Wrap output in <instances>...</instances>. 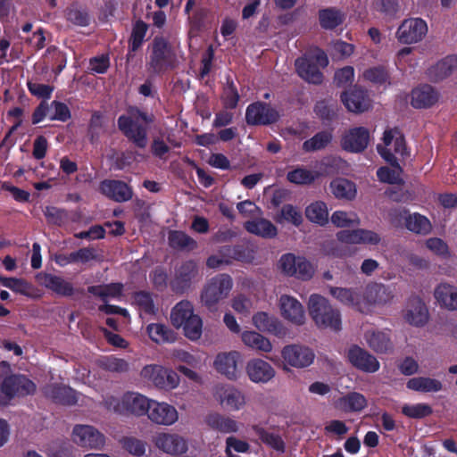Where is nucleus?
Listing matches in <instances>:
<instances>
[{
	"mask_svg": "<svg viewBox=\"0 0 457 457\" xmlns=\"http://www.w3.org/2000/svg\"><path fill=\"white\" fill-rule=\"evenodd\" d=\"M309 314L316 327L332 332L342 329V315L329 301L322 295L313 294L307 303Z\"/></svg>",
	"mask_w": 457,
	"mask_h": 457,
	"instance_id": "nucleus-1",
	"label": "nucleus"
},
{
	"mask_svg": "<svg viewBox=\"0 0 457 457\" xmlns=\"http://www.w3.org/2000/svg\"><path fill=\"white\" fill-rule=\"evenodd\" d=\"M170 322L190 341H197L203 335L204 322L199 314L195 312L189 301H180L170 312Z\"/></svg>",
	"mask_w": 457,
	"mask_h": 457,
	"instance_id": "nucleus-2",
	"label": "nucleus"
},
{
	"mask_svg": "<svg viewBox=\"0 0 457 457\" xmlns=\"http://www.w3.org/2000/svg\"><path fill=\"white\" fill-rule=\"evenodd\" d=\"M151 398L135 391H128L120 396H106L104 406L119 415L142 417L146 415Z\"/></svg>",
	"mask_w": 457,
	"mask_h": 457,
	"instance_id": "nucleus-3",
	"label": "nucleus"
},
{
	"mask_svg": "<svg viewBox=\"0 0 457 457\" xmlns=\"http://www.w3.org/2000/svg\"><path fill=\"white\" fill-rule=\"evenodd\" d=\"M152 120L139 110L131 108L128 115H121L118 120L120 129L137 146L144 148L147 145L146 128L142 123H149Z\"/></svg>",
	"mask_w": 457,
	"mask_h": 457,
	"instance_id": "nucleus-4",
	"label": "nucleus"
},
{
	"mask_svg": "<svg viewBox=\"0 0 457 457\" xmlns=\"http://www.w3.org/2000/svg\"><path fill=\"white\" fill-rule=\"evenodd\" d=\"M139 376L148 385L165 391L177 388L180 383V378L177 372L158 364L144 366Z\"/></svg>",
	"mask_w": 457,
	"mask_h": 457,
	"instance_id": "nucleus-5",
	"label": "nucleus"
},
{
	"mask_svg": "<svg viewBox=\"0 0 457 457\" xmlns=\"http://www.w3.org/2000/svg\"><path fill=\"white\" fill-rule=\"evenodd\" d=\"M328 64L327 54L320 49L314 50L312 54L298 58L295 61L296 71L304 80L318 84L322 81L320 68Z\"/></svg>",
	"mask_w": 457,
	"mask_h": 457,
	"instance_id": "nucleus-6",
	"label": "nucleus"
},
{
	"mask_svg": "<svg viewBox=\"0 0 457 457\" xmlns=\"http://www.w3.org/2000/svg\"><path fill=\"white\" fill-rule=\"evenodd\" d=\"M233 287L232 278L226 274H220L211 278L201 293V303L209 310L215 309L221 300L228 297Z\"/></svg>",
	"mask_w": 457,
	"mask_h": 457,
	"instance_id": "nucleus-7",
	"label": "nucleus"
},
{
	"mask_svg": "<svg viewBox=\"0 0 457 457\" xmlns=\"http://www.w3.org/2000/svg\"><path fill=\"white\" fill-rule=\"evenodd\" d=\"M278 267L284 275L303 280L310 279L315 272V268L310 262L303 256H295L293 253L283 254Z\"/></svg>",
	"mask_w": 457,
	"mask_h": 457,
	"instance_id": "nucleus-8",
	"label": "nucleus"
},
{
	"mask_svg": "<svg viewBox=\"0 0 457 457\" xmlns=\"http://www.w3.org/2000/svg\"><path fill=\"white\" fill-rule=\"evenodd\" d=\"M281 358L284 370L289 368L303 369L314 361V352L303 345H287L281 350Z\"/></svg>",
	"mask_w": 457,
	"mask_h": 457,
	"instance_id": "nucleus-9",
	"label": "nucleus"
},
{
	"mask_svg": "<svg viewBox=\"0 0 457 457\" xmlns=\"http://www.w3.org/2000/svg\"><path fill=\"white\" fill-rule=\"evenodd\" d=\"M213 397L219 405L227 411H239L247 403L245 393L231 385L217 386L213 392Z\"/></svg>",
	"mask_w": 457,
	"mask_h": 457,
	"instance_id": "nucleus-10",
	"label": "nucleus"
},
{
	"mask_svg": "<svg viewBox=\"0 0 457 457\" xmlns=\"http://www.w3.org/2000/svg\"><path fill=\"white\" fill-rule=\"evenodd\" d=\"M394 290L391 287L382 283L369 284L362 292V313H368L376 306H382L392 302Z\"/></svg>",
	"mask_w": 457,
	"mask_h": 457,
	"instance_id": "nucleus-11",
	"label": "nucleus"
},
{
	"mask_svg": "<svg viewBox=\"0 0 457 457\" xmlns=\"http://www.w3.org/2000/svg\"><path fill=\"white\" fill-rule=\"evenodd\" d=\"M378 151L386 162H397L395 154L403 156L406 153L404 138L401 132L396 129H386L384 132L383 144L378 145Z\"/></svg>",
	"mask_w": 457,
	"mask_h": 457,
	"instance_id": "nucleus-12",
	"label": "nucleus"
},
{
	"mask_svg": "<svg viewBox=\"0 0 457 457\" xmlns=\"http://www.w3.org/2000/svg\"><path fill=\"white\" fill-rule=\"evenodd\" d=\"M428 33L427 22L420 18H409L403 21L398 27L395 37L405 45L420 42Z\"/></svg>",
	"mask_w": 457,
	"mask_h": 457,
	"instance_id": "nucleus-13",
	"label": "nucleus"
},
{
	"mask_svg": "<svg viewBox=\"0 0 457 457\" xmlns=\"http://www.w3.org/2000/svg\"><path fill=\"white\" fill-rule=\"evenodd\" d=\"M146 415L152 423L163 427L173 426L179 420V411L174 405L154 399H151Z\"/></svg>",
	"mask_w": 457,
	"mask_h": 457,
	"instance_id": "nucleus-14",
	"label": "nucleus"
},
{
	"mask_svg": "<svg viewBox=\"0 0 457 457\" xmlns=\"http://www.w3.org/2000/svg\"><path fill=\"white\" fill-rule=\"evenodd\" d=\"M280 316L295 326H303L306 322V312L303 303L295 297L282 295L278 299Z\"/></svg>",
	"mask_w": 457,
	"mask_h": 457,
	"instance_id": "nucleus-15",
	"label": "nucleus"
},
{
	"mask_svg": "<svg viewBox=\"0 0 457 457\" xmlns=\"http://www.w3.org/2000/svg\"><path fill=\"white\" fill-rule=\"evenodd\" d=\"M1 394L7 400L15 396H27L36 391V385L24 375H12L6 377L0 386Z\"/></svg>",
	"mask_w": 457,
	"mask_h": 457,
	"instance_id": "nucleus-16",
	"label": "nucleus"
},
{
	"mask_svg": "<svg viewBox=\"0 0 457 457\" xmlns=\"http://www.w3.org/2000/svg\"><path fill=\"white\" fill-rule=\"evenodd\" d=\"M174 53L166 40L155 38L150 56L149 68L154 72H161L171 67L174 62Z\"/></svg>",
	"mask_w": 457,
	"mask_h": 457,
	"instance_id": "nucleus-17",
	"label": "nucleus"
},
{
	"mask_svg": "<svg viewBox=\"0 0 457 457\" xmlns=\"http://www.w3.org/2000/svg\"><path fill=\"white\" fill-rule=\"evenodd\" d=\"M153 442L157 449L170 455L183 454L188 449L187 439L177 433L159 432Z\"/></svg>",
	"mask_w": 457,
	"mask_h": 457,
	"instance_id": "nucleus-18",
	"label": "nucleus"
},
{
	"mask_svg": "<svg viewBox=\"0 0 457 457\" xmlns=\"http://www.w3.org/2000/svg\"><path fill=\"white\" fill-rule=\"evenodd\" d=\"M346 358L354 368L363 372L375 373L380 368L378 359L357 345H353L347 349Z\"/></svg>",
	"mask_w": 457,
	"mask_h": 457,
	"instance_id": "nucleus-19",
	"label": "nucleus"
},
{
	"mask_svg": "<svg viewBox=\"0 0 457 457\" xmlns=\"http://www.w3.org/2000/svg\"><path fill=\"white\" fill-rule=\"evenodd\" d=\"M72 440L81 447L102 448L105 444L104 436L90 425H77L72 430Z\"/></svg>",
	"mask_w": 457,
	"mask_h": 457,
	"instance_id": "nucleus-20",
	"label": "nucleus"
},
{
	"mask_svg": "<svg viewBox=\"0 0 457 457\" xmlns=\"http://www.w3.org/2000/svg\"><path fill=\"white\" fill-rule=\"evenodd\" d=\"M242 355L237 351L220 353L216 355L213 367L228 379H237L239 375L238 364Z\"/></svg>",
	"mask_w": 457,
	"mask_h": 457,
	"instance_id": "nucleus-21",
	"label": "nucleus"
},
{
	"mask_svg": "<svg viewBox=\"0 0 457 457\" xmlns=\"http://www.w3.org/2000/svg\"><path fill=\"white\" fill-rule=\"evenodd\" d=\"M337 238L339 242L348 245H377L381 241L379 234L365 228L341 230L337 233Z\"/></svg>",
	"mask_w": 457,
	"mask_h": 457,
	"instance_id": "nucleus-22",
	"label": "nucleus"
},
{
	"mask_svg": "<svg viewBox=\"0 0 457 457\" xmlns=\"http://www.w3.org/2000/svg\"><path fill=\"white\" fill-rule=\"evenodd\" d=\"M245 372L248 378L255 384H266L276 375L274 368L260 358L249 360L245 366Z\"/></svg>",
	"mask_w": 457,
	"mask_h": 457,
	"instance_id": "nucleus-23",
	"label": "nucleus"
},
{
	"mask_svg": "<svg viewBox=\"0 0 457 457\" xmlns=\"http://www.w3.org/2000/svg\"><path fill=\"white\" fill-rule=\"evenodd\" d=\"M279 117L278 112L266 104L255 103L246 109V122L251 125H266L275 122Z\"/></svg>",
	"mask_w": 457,
	"mask_h": 457,
	"instance_id": "nucleus-24",
	"label": "nucleus"
},
{
	"mask_svg": "<svg viewBox=\"0 0 457 457\" xmlns=\"http://www.w3.org/2000/svg\"><path fill=\"white\" fill-rule=\"evenodd\" d=\"M428 310L424 302L418 296L408 299L403 311L404 320L411 325L420 327L428 320Z\"/></svg>",
	"mask_w": 457,
	"mask_h": 457,
	"instance_id": "nucleus-25",
	"label": "nucleus"
},
{
	"mask_svg": "<svg viewBox=\"0 0 457 457\" xmlns=\"http://www.w3.org/2000/svg\"><path fill=\"white\" fill-rule=\"evenodd\" d=\"M370 133L362 127L347 130L342 137L341 145L345 151L351 153L362 152L369 145Z\"/></svg>",
	"mask_w": 457,
	"mask_h": 457,
	"instance_id": "nucleus-26",
	"label": "nucleus"
},
{
	"mask_svg": "<svg viewBox=\"0 0 457 457\" xmlns=\"http://www.w3.org/2000/svg\"><path fill=\"white\" fill-rule=\"evenodd\" d=\"M341 100L349 112L355 113L363 112L371 106L367 92L358 87L344 92Z\"/></svg>",
	"mask_w": 457,
	"mask_h": 457,
	"instance_id": "nucleus-27",
	"label": "nucleus"
},
{
	"mask_svg": "<svg viewBox=\"0 0 457 457\" xmlns=\"http://www.w3.org/2000/svg\"><path fill=\"white\" fill-rule=\"evenodd\" d=\"M329 294L341 304L351 307L360 312L365 305L362 304V292L354 288L330 287Z\"/></svg>",
	"mask_w": 457,
	"mask_h": 457,
	"instance_id": "nucleus-28",
	"label": "nucleus"
},
{
	"mask_svg": "<svg viewBox=\"0 0 457 457\" xmlns=\"http://www.w3.org/2000/svg\"><path fill=\"white\" fill-rule=\"evenodd\" d=\"M253 325L262 332H268L276 337H281L285 335L283 324L274 317L265 312H258L252 317Z\"/></svg>",
	"mask_w": 457,
	"mask_h": 457,
	"instance_id": "nucleus-29",
	"label": "nucleus"
},
{
	"mask_svg": "<svg viewBox=\"0 0 457 457\" xmlns=\"http://www.w3.org/2000/svg\"><path fill=\"white\" fill-rule=\"evenodd\" d=\"M436 303L449 311H457V287L449 283H440L434 290Z\"/></svg>",
	"mask_w": 457,
	"mask_h": 457,
	"instance_id": "nucleus-30",
	"label": "nucleus"
},
{
	"mask_svg": "<svg viewBox=\"0 0 457 457\" xmlns=\"http://www.w3.org/2000/svg\"><path fill=\"white\" fill-rule=\"evenodd\" d=\"M364 339L377 353H387L393 348L389 333L386 330L369 329L364 334Z\"/></svg>",
	"mask_w": 457,
	"mask_h": 457,
	"instance_id": "nucleus-31",
	"label": "nucleus"
},
{
	"mask_svg": "<svg viewBox=\"0 0 457 457\" xmlns=\"http://www.w3.org/2000/svg\"><path fill=\"white\" fill-rule=\"evenodd\" d=\"M439 99L438 93L428 85L417 87L411 91V104L414 108H428L435 104Z\"/></svg>",
	"mask_w": 457,
	"mask_h": 457,
	"instance_id": "nucleus-32",
	"label": "nucleus"
},
{
	"mask_svg": "<svg viewBox=\"0 0 457 457\" xmlns=\"http://www.w3.org/2000/svg\"><path fill=\"white\" fill-rule=\"evenodd\" d=\"M100 191L107 197L116 202L128 201L132 196L131 189L128 185L117 180H104L100 185Z\"/></svg>",
	"mask_w": 457,
	"mask_h": 457,
	"instance_id": "nucleus-33",
	"label": "nucleus"
},
{
	"mask_svg": "<svg viewBox=\"0 0 457 457\" xmlns=\"http://www.w3.org/2000/svg\"><path fill=\"white\" fill-rule=\"evenodd\" d=\"M240 338L243 345L251 350L270 353L273 349L270 340L254 330L242 331L240 333Z\"/></svg>",
	"mask_w": 457,
	"mask_h": 457,
	"instance_id": "nucleus-34",
	"label": "nucleus"
},
{
	"mask_svg": "<svg viewBox=\"0 0 457 457\" xmlns=\"http://www.w3.org/2000/svg\"><path fill=\"white\" fill-rule=\"evenodd\" d=\"M244 227L249 233L262 238H273L278 235L276 226L269 220L260 216L246 221Z\"/></svg>",
	"mask_w": 457,
	"mask_h": 457,
	"instance_id": "nucleus-35",
	"label": "nucleus"
},
{
	"mask_svg": "<svg viewBox=\"0 0 457 457\" xmlns=\"http://www.w3.org/2000/svg\"><path fill=\"white\" fill-rule=\"evenodd\" d=\"M44 395L58 403L72 404L77 402L76 393L71 387L62 385H47L44 388Z\"/></svg>",
	"mask_w": 457,
	"mask_h": 457,
	"instance_id": "nucleus-36",
	"label": "nucleus"
},
{
	"mask_svg": "<svg viewBox=\"0 0 457 457\" xmlns=\"http://www.w3.org/2000/svg\"><path fill=\"white\" fill-rule=\"evenodd\" d=\"M306 219L318 226H326L329 221V211L328 204L320 200L309 204L304 211Z\"/></svg>",
	"mask_w": 457,
	"mask_h": 457,
	"instance_id": "nucleus-37",
	"label": "nucleus"
},
{
	"mask_svg": "<svg viewBox=\"0 0 457 457\" xmlns=\"http://www.w3.org/2000/svg\"><path fill=\"white\" fill-rule=\"evenodd\" d=\"M39 281L42 286L57 295H71L73 293L72 285L62 277L53 274H43L39 276Z\"/></svg>",
	"mask_w": 457,
	"mask_h": 457,
	"instance_id": "nucleus-38",
	"label": "nucleus"
},
{
	"mask_svg": "<svg viewBox=\"0 0 457 457\" xmlns=\"http://www.w3.org/2000/svg\"><path fill=\"white\" fill-rule=\"evenodd\" d=\"M457 68V56L449 55L436 62L428 71L429 78L439 81L447 78Z\"/></svg>",
	"mask_w": 457,
	"mask_h": 457,
	"instance_id": "nucleus-39",
	"label": "nucleus"
},
{
	"mask_svg": "<svg viewBox=\"0 0 457 457\" xmlns=\"http://www.w3.org/2000/svg\"><path fill=\"white\" fill-rule=\"evenodd\" d=\"M322 175V173L317 170L296 166L287 172V179L295 185H310Z\"/></svg>",
	"mask_w": 457,
	"mask_h": 457,
	"instance_id": "nucleus-40",
	"label": "nucleus"
},
{
	"mask_svg": "<svg viewBox=\"0 0 457 457\" xmlns=\"http://www.w3.org/2000/svg\"><path fill=\"white\" fill-rule=\"evenodd\" d=\"M330 189L336 198L353 200L357 194V188L353 182L338 178L331 181Z\"/></svg>",
	"mask_w": 457,
	"mask_h": 457,
	"instance_id": "nucleus-41",
	"label": "nucleus"
},
{
	"mask_svg": "<svg viewBox=\"0 0 457 457\" xmlns=\"http://www.w3.org/2000/svg\"><path fill=\"white\" fill-rule=\"evenodd\" d=\"M407 388L421 393L439 392L443 386L441 381L428 377H416L408 380Z\"/></svg>",
	"mask_w": 457,
	"mask_h": 457,
	"instance_id": "nucleus-42",
	"label": "nucleus"
},
{
	"mask_svg": "<svg viewBox=\"0 0 457 457\" xmlns=\"http://www.w3.org/2000/svg\"><path fill=\"white\" fill-rule=\"evenodd\" d=\"M337 406L345 411H361L367 406V399L363 395L353 392L341 397Z\"/></svg>",
	"mask_w": 457,
	"mask_h": 457,
	"instance_id": "nucleus-43",
	"label": "nucleus"
},
{
	"mask_svg": "<svg viewBox=\"0 0 457 457\" xmlns=\"http://www.w3.org/2000/svg\"><path fill=\"white\" fill-rule=\"evenodd\" d=\"M330 220L337 228H353L361 224L359 215L353 211H335L330 217Z\"/></svg>",
	"mask_w": 457,
	"mask_h": 457,
	"instance_id": "nucleus-44",
	"label": "nucleus"
},
{
	"mask_svg": "<svg viewBox=\"0 0 457 457\" xmlns=\"http://www.w3.org/2000/svg\"><path fill=\"white\" fill-rule=\"evenodd\" d=\"M123 285L120 283H113L103 286H93L88 288V291L99 296L103 301L106 302L109 299L120 300L122 294Z\"/></svg>",
	"mask_w": 457,
	"mask_h": 457,
	"instance_id": "nucleus-45",
	"label": "nucleus"
},
{
	"mask_svg": "<svg viewBox=\"0 0 457 457\" xmlns=\"http://www.w3.org/2000/svg\"><path fill=\"white\" fill-rule=\"evenodd\" d=\"M253 430L254 434L262 440V442L276 450L277 452H285V443L279 435L269 432L259 425L253 426Z\"/></svg>",
	"mask_w": 457,
	"mask_h": 457,
	"instance_id": "nucleus-46",
	"label": "nucleus"
},
{
	"mask_svg": "<svg viewBox=\"0 0 457 457\" xmlns=\"http://www.w3.org/2000/svg\"><path fill=\"white\" fill-rule=\"evenodd\" d=\"M147 333L150 338L157 344L170 343L176 338L175 334L171 329L160 323L148 325Z\"/></svg>",
	"mask_w": 457,
	"mask_h": 457,
	"instance_id": "nucleus-47",
	"label": "nucleus"
},
{
	"mask_svg": "<svg viewBox=\"0 0 457 457\" xmlns=\"http://www.w3.org/2000/svg\"><path fill=\"white\" fill-rule=\"evenodd\" d=\"M275 220L278 223L288 222L295 227H298L303 222V216L301 211L292 205L285 204L279 211V213L276 216Z\"/></svg>",
	"mask_w": 457,
	"mask_h": 457,
	"instance_id": "nucleus-48",
	"label": "nucleus"
},
{
	"mask_svg": "<svg viewBox=\"0 0 457 457\" xmlns=\"http://www.w3.org/2000/svg\"><path fill=\"white\" fill-rule=\"evenodd\" d=\"M392 168L381 167L377 171V176L381 182L388 184H401L402 179V169L397 163H390Z\"/></svg>",
	"mask_w": 457,
	"mask_h": 457,
	"instance_id": "nucleus-49",
	"label": "nucleus"
},
{
	"mask_svg": "<svg viewBox=\"0 0 457 457\" xmlns=\"http://www.w3.org/2000/svg\"><path fill=\"white\" fill-rule=\"evenodd\" d=\"M406 228L417 234H426L430 231L429 220L419 213L410 214L405 218Z\"/></svg>",
	"mask_w": 457,
	"mask_h": 457,
	"instance_id": "nucleus-50",
	"label": "nucleus"
},
{
	"mask_svg": "<svg viewBox=\"0 0 457 457\" xmlns=\"http://www.w3.org/2000/svg\"><path fill=\"white\" fill-rule=\"evenodd\" d=\"M332 135L329 132L317 133L303 142V150L306 153L322 150L330 143Z\"/></svg>",
	"mask_w": 457,
	"mask_h": 457,
	"instance_id": "nucleus-51",
	"label": "nucleus"
},
{
	"mask_svg": "<svg viewBox=\"0 0 457 457\" xmlns=\"http://www.w3.org/2000/svg\"><path fill=\"white\" fill-rule=\"evenodd\" d=\"M169 242L171 246L176 248L192 250L196 247V242L181 231L170 232Z\"/></svg>",
	"mask_w": 457,
	"mask_h": 457,
	"instance_id": "nucleus-52",
	"label": "nucleus"
},
{
	"mask_svg": "<svg viewBox=\"0 0 457 457\" xmlns=\"http://www.w3.org/2000/svg\"><path fill=\"white\" fill-rule=\"evenodd\" d=\"M122 448L134 456H142L146 451V443L133 436L124 437L121 440Z\"/></svg>",
	"mask_w": 457,
	"mask_h": 457,
	"instance_id": "nucleus-53",
	"label": "nucleus"
},
{
	"mask_svg": "<svg viewBox=\"0 0 457 457\" xmlns=\"http://www.w3.org/2000/svg\"><path fill=\"white\" fill-rule=\"evenodd\" d=\"M402 412L412 419H421L432 412V409L426 403L404 404Z\"/></svg>",
	"mask_w": 457,
	"mask_h": 457,
	"instance_id": "nucleus-54",
	"label": "nucleus"
},
{
	"mask_svg": "<svg viewBox=\"0 0 457 457\" xmlns=\"http://www.w3.org/2000/svg\"><path fill=\"white\" fill-rule=\"evenodd\" d=\"M320 21L323 28L334 29L343 21V16L336 10H323L320 12Z\"/></svg>",
	"mask_w": 457,
	"mask_h": 457,
	"instance_id": "nucleus-55",
	"label": "nucleus"
},
{
	"mask_svg": "<svg viewBox=\"0 0 457 457\" xmlns=\"http://www.w3.org/2000/svg\"><path fill=\"white\" fill-rule=\"evenodd\" d=\"M134 304H136L140 312V316L145 314L154 313V304L151 296L147 293L139 292L134 296Z\"/></svg>",
	"mask_w": 457,
	"mask_h": 457,
	"instance_id": "nucleus-56",
	"label": "nucleus"
},
{
	"mask_svg": "<svg viewBox=\"0 0 457 457\" xmlns=\"http://www.w3.org/2000/svg\"><path fill=\"white\" fill-rule=\"evenodd\" d=\"M49 112L51 120L66 121L71 117L68 106L62 103L54 101L49 107Z\"/></svg>",
	"mask_w": 457,
	"mask_h": 457,
	"instance_id": "nucleus-57",
	"label": "nucleus"
},
{
	"mask_svg": "<svg viewBox=\"0 0 457 457\" xmlns=\"http://www.w3.org/2000/svg\"><path fill=\"white\" fill-rule=\"evenodd\" d=\"M147 31V26L143 21H137L132 30L130 38V49L136 51L138 49L145 37Z\"/></svg>",
	"mask_w": 457,
	"mask_h": 457,
	"instance_id": "nucleus-58",
	"label": "nucleus"
},
{
	"mask_svg": "<svg viewBox=\"0 0 457 457\" xmlns=\"http://www.w3.org/2000/svg\"><path fill=\"white\" fill-rule=\"evenodd\" d=\"M354 69L352 66H345L335 72V82L338 87H347L354 79Z\"/></svg>",
	"mask_w": 457,
	"mask_h": 457,
	"instance_id": "nucleus-59",
	"label": "nucleus"
},
{
	"mask_svg": "<svg viewBox=\"0 0 457 457\" xmlns=\"http://www.w3.org/2000/svg\"><path fill=\"white\" fill-rule=\"evenodd\" d=\"M1 283L4 287H8L13 292L21 294V295H29L30 290V286L23 279L15 278H1Z\"/></svg>",
	"mask_w": 457,
	"mask_h": 457,
	"instance_id": "nucleus-60",
	"label": "nucleus"
},
{
	"mask_svg": "<svg viewBox=\"0 0 457 457\" xmlns=\"http://www.w3.org/2000/svg\"><path fill=\"white\" fill-rule=\"evenodd\" d=\"M361 77L374 84H383L387 79V72L382 67H373L365 70Z\"/></svg>",
	"mask_w": 457,
	"mask_h": 457,
	"instance_id": "nucleus-61",
	"label": "nucleus"
},
{
	"mask_svg": "<svg viewBox=\"0 0 457 457\" xmlns=\"http://www.w3.org/2000/svg\"><path fill=\"white\" fill-rule=\"evenodd\" d=\"M331 49L334 55L341 59H345L353 54L354 46L342 40H337L333 43Z\"/></svg>",
	"mask_w": 457,
	"mask_h": 457,
	"instance_id": "nucleus-62",
	"label": "nucleus"
},
{
	"mask_svg": "<svg viewBox=\"0 0 457 457\" xmlns=\"http://www.w3.org/2000/svg\"><path fill=\"white\" fill-rule=\"evenodd\" d=\"M103 366L113 372H125L129 368L127 361L116 357H107L103 361Z\"/></svg>",
	"mask_w": 457,
	"mask_h": 457,
	"instance_id": "nucleus-63",
	"label": "nucleus"
},
{
	"mask_svg": "<svg viewBox=\"0 0 457 457\" xmlns=\"http://www.w3.org/2000/svg\"><path fill=\"white\" fill-rule=\"evenodd\" d=\"M239 212L245 216L254 219L257 216L262 215V210L252 201L246 200L237 204V205Z\"/></svg>",
	"mask_w": 457,
	"mask_h": 457,
	"instance_id": "nucleus-64",
	"label": "nucleus"
}]
</instances>
